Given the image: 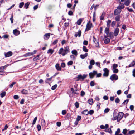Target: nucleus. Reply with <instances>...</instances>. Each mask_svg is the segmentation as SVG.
I'll use <instances>...</instances> for the list:
<instances>
[{
    "mask_svg": "<svg viewBox=\"0 0 135 135\" xmlns=\"http://www.w3.org/2000/svg\"><path fill=\"white\" fill-rule=\"evenodd\" d=\"M41 124L42 126H44L45 125V120H41Z\"/></svg>",
    "mask_w": 135,
    "mask_h": 135,
    "instance_id": "nucleus-43",
    "label": "nucleus"
},
{
    "mask_svg": "<svg viewBox=\"0 0 135 135\" xmlns=\"http://www.w3.org/2000/svg\"><path fill=\"white\" fill-rule=\"evenodd\" d=\"M135 66V61H133L129 65V67H130Z\"/></svg>",
    "mask_w": 135,
    "mask_h": 135,
    "instance_id": "nucleus-19",
    "label": "nucleus"
},
{
    "mask_svg": "<svg viewBox=\"0 0 135 135\" xmlns=\"http://www.w3.org/2000/svg\"><path fill=\"white\" fill-rule=\"evenodd\" d=\"M8 37V36L7 35H3L2 37V38H3L6 39V38H7Z\"/></svg>",
    "mask_w": 135,
    "mask_h": 135,
    "instance_id": "nucleus-62",
    "label": "nucleus"
},
{
    "mask_svg": "<svg viewBox=\"0 0 135 135\" xmlns=\"http://www.w3.org/2000/svg\"><path fill=\"white\" fill-rule=\"evenodd\" d=\"M135 132L134 130H131L127 134V135H131L133 134Z\"/></svg>",
    "mask_w": 135,
    "mask_h": 135,
    "instance_id": "nucleus-31",
    "label": "nucleus"
},
{
    "mask_svg": "<svg viewBox=\"0 0 135 135\" xmlns=\"http://www.w3.org/2000/svg\"><path fill=\"white\" fill-rule=\"evenodd\" d=\"M33 54L32 52H28L25 54L24 55V56L25 57H27L28 56H30L31 55H32V54Z\"/></svg>",
    "mask_w": 135,
    "mask_h": 135,
    "instance_id": "nucleus-16",
    "label": "nucleus"
},
{
    "mask_svg": "<svg viewBox=\"0 0 135 135\" xmlns=\"http://www.w3.org/2000/svg\"><path fill=\"white\" fill-rule=\"evenodd\" d=\"M24 3L23 2L20 3L19 4V7L20 8H22V7L24 5Z\"/></svg>",
    "mask_w": 135,
    "mask_h": 135,
    "instance_id": "nucleus-40",
    "label": "nucleus"
},
{
    "mask_svg": "<svg viewBox=\"0 0 135 135\" xmlns=\"http://www.w3.org/2000/svg\"><path fill=\"white\" fill-rule=\"evenodd\" d=\"M88 42L87 41L84 40L83 42V44L84 45H88Z\"/></svg>",
    "mask_w": 135,
    "mask_h": 135,
    "instance_id": "nucleus-56",
    "label": "nucleus"
},
{
    "mask_svg": "<svg viewBox=\"0 0 135 135\" xmlns=\"http://www.w3.org/2000/svg\"><path fill=\"white\" fill-rule=\"evenodd\" d=\"M73 63V61H70L68 62V65H72Z\"/></svg>",
    "mask_w": 135,
    "mask_h": 135,
    "instance_id": "nucleus-58",
    "label": "nucleus"
},
{
    "mask_svg": "<svg viewBox=\"0 0 135 135\" xmlns=\"http://www.w3.org/2000/svg\"><path fill=\"white\" fill-rule=\"evenodd\" d=\"M113 71L114 73H117L118 72V69L115 68L113 69Z\"/></svg>",
    "mask_w": 135,
    "mask_h": 135,
    "instance_id": "nucleus-39",
    "label": "nucleus"
},
{
    "mask_svg": "<svg viewBox=\"0 0 135 135\" xmlns=\"http://www.w3.org/2000/svg\"><path fill=\"white\" fill-rule=\"evenodd\" d=\"M105 13L104 12H103L100 16V19L101 20H103L104 19V16Z\"/></svg>",
    "mask_w": 135,
    "mask_h": 135,
    "instance_id": "nucleus-32",
    "label": "nucleus"
},
{
    "mask_svg": "<svg viewBox=\"0 0 135 135\" xmlns=\"http://www.w3.org/2000/svg\"><path fill=\"white\" fill-rule=\"evenodd\" d=\"M120 102V100L118 98H117L115 100V103H119Z\"/></svg>",
    "mask_w": 135,
    "mask_h": 135,
    "instance_id": "nucleus-54",
    "label": "nucleus"
},
{
    "mask_svg": "<svg viewBox=\"0 0 135 135\" xmlns=\"http://www.w3.org/2000/svg\"><path fill=\"white\" fill-rule=\"evenodd\" d=\"M70 57L71 59L73 60H75V57L73 55H72L70 56Z\"/></svg>",
    "mask_w": 135,
    "mask_h": 135,
    "instance_id": "nucleus-52",
    "label": "nucleus"
},
{
    "mask_svg": "<svg viewBox=\"0 0 135 135\" xmlns=\"http://www.w3.org/2000/svg\"><path fill=\"white\" fill-rule=\"evenodd\" d=\"M21 93L23 94H27L28 93L27 91L24 89L22 90Z\"/></svg>",
    "mask_w": 135,
    "mask_h": 135,
    "instance_id": "nucleus-34",
    "label": "nucleus"
},
{
    "mask_svg": "<svg viewBox=\"0 0 135 135\" xmlns=\"http://www.w3.org/2000/svg\"><path fill=\"white\" fill-rule=\"evenodd\" d=\"M70 51V49L69 46H67L64 47V49L63 48H60L58 51L59 54H62L63 56L66 55Z\"/></svg>",
    "mask_w": 135,
    "mask_h": 135,
    "instance_id": "nucleus-1",
    "label": "nucleus"
},
{
    "mask_svg": "<svg viewBox=\"0 0 135 135\" xmlns=\"http://www.w3.org/2000/svg\"><path fill=\"white\" fill-rule=\"evenodd\" d=\"M81 116H78L77 118H76V120L78 121H79L81 118Z\"/></svg>",
    "mask_w": 135,
    "mask_h": 135,
    "instance_id": "nucleus-53",
    "label": "nucleus"
},
{
    "mask_svg": "<svg viewBox=\"0 0 135 135\" xmlns=\"http://www.w3.org/2000/svg\"><path fill=\"white\" fill-rule=\"evenodd\" d=\"M87 76V75L84 74L83 76L81 75H78L77 78L79 79V80L82 79V80H83L85 78H86Z\"/></svg>",
    "mask_w": 135,
    "mask_h": 135,
    "instance_id": "nucleus-7",
    "label": "nucleus"
},
{
    "mask_svg": "<svg viewBox=\"0 0 135 135\" xmlns=\"http://www.w3.org/2000/svg\"><path fill=\"white\" fill-rule=\"evenodd\" d=\"M117 114L116 113L114 112L113 114V117L112 118V120H114L118 119V117H117Z\"/></svg>",
    "mask_w": 135,
    "mask_h": 135,
    "instance_id": "nucleus-12",
    "label": "nucleus"
},
{
    "mask_svg": "<svg viewBox=\"0 0 135 135\" xmlns=\"http://www.w3.org/2000/svg\"><path fill=\"white\" fill-rule=\"evenodd\" d=\"M88 54L87 53L84 54H81L80 55V57L82 59H84L88 56Z\"/></svg>",
    "mask_w": 135,
    "mask_h": 135,
    "instance_id": "nucleus-13",
    "label": "nucleus"
},
{
    "mask_svg": "<svg viewBox=\"0 0 135 135\" xmlns=\"http://www.w3.org/2000/svg\"><path fill=\"white\" fill-rule=\"evenodd\" d=\"M30 4V3L28 2H27L24 5V8H25L27 9L28 8V6Z\"/></svg>",
    "mask_w": 135,
    "mask_h": 135,
    "instance_id": "nucleus-30",
    "label": "nucleus"
},
{
    "mask_svg": "<svg viewBox=\"0 0 135 135\" xmlns=\"http://www.w3.org/2000/svg\"><path fill=\"white\" fill-rule=\"evenodd\" d=\"M82 113L85 115H87L89 114V112L87 110H86L82 112Z\"/></svg>",
    "mask_w": 135,
    "mask_h": 135,
    "instance_id": "nucleus-25",
    "label": "nucleus"
},
{
    "mask_svg": "<svg viewBox=\"0 0 135 135\" xmlns=\"http://www.w3.org/2000/svg\"><path fill=\"white\" fill-rule=\"evenodd\" d=\"M55 68L57 70L60 71L61 70V67L59 66V64H57L55 65Z\"/></svg>",
    "mask_w": 135,
    "mask_h": 135,
    "instance_id": "nucleus-15",
    "label": "nucleus"
},
{
    "mask_svg": "<svg viewBox=\"0 0 135 135\" xmlns=\"http://www.w3.org/2000/svg\"><path fill=\"white\" fill-rule=\"evenodd\" d=\"M119 31V30L118 28H116L114 32V35L115 36H116L118 34Z\"/></svg>",
    "mask_w": 135,
    "mask_h": 135,
    "instance_id": "nucleus-11",
    "label": "nucleus"
},
{
    "mask_svg": "<svg viewBox=\"0 0 135 135\" xmlns=\"http://www.w3.org/2000/svg\"><path fill=\"white\" fill-rule=\"evenodd\" d=\"M96 77H100L101 76V73H99L98 74H96Z\"/></svg>",
    "mask_w": 135,
    "mask_h": 135,
    "instance_id": "nucleus-60",
    "label": "nucleus"
},
{
    "mask_svg": "<svg viewBox=\"0 0 135 135\" xmlns=\"http://www.w3.org/2000/svg\"><path fill=\"white\" fill-rule=\"evenodd\" d=\"M94 112L93 110H90L89 112V113L90 115H92L94 113Z\"/></svg>",
    "mask_w": 135,
    "mask_h": 135,
    "instance_id": "nucleus-61",
    "label": "nucleus"
},
{
    "mask_svg": "<svg viewBox=\"0 0 135 135\" xmlns=\"http://www.w3.org/2000/svg\"><path fill=\"white\" fill-rule=\"evenodd\" d=\"M57 84H55L54 86H53L51 87V89L52 90H54L57 88Z\"/></svg>",
    "mask_w": 135,
    "mask_h": 135,
    "instance_id": "nucleus-42",
    "label": "nucleus"
},
{
    "mask_svg": "<svg viewBox=\"0 0 135 135\" xmlns=\"http://www.w3.org/2000/svg\"><path fill=\"white\" fill-rule=\"evenodd\" d=\"M68 14L69 15L71 16L73 15V13L72 11L70 10L69 11Z\"/></svg>",
    "mask_w": 135,
    "mask_h": 135,
    "instance_id": "nucleus-55",
    "label": "nucleus"
},
{
    "mask_svg": "<svg viewBox=\"0 0 135 135\" xmlns=\"http://www.w3.org/2000/svg\"><path fill=\"white\" fill-rule=\"evenodd\" d=\"M72 53L74 55L76 56L78 55L77 52L76 50H72L71 51Z\"/></svg>",
    "mask_w": 135,
    "mask_h": 135,
    "instance_id": "nucleus-23",
    "label": "nucleus"
},
{
    "mask_svg": "<svg viewBox=\"0 0 135 135\" xmlns=\"http://www.w3.org/2000/svg\"><path fill=\"white\" fill-rule=\"evenodd\" d=\"M118 7L119 8H120V9H123L124 8V4H123L120 5H119Z\"/></svg>",
    "mask_w": 135,
    "mask_h": 135,
    "instance_id": "nucleus-35",
    "label": "nucleus"
},
{
    "mask_svg": "<svg viewBox=\"0 0 135 135\" xmlns=\"http://www.w3.org/2000/svg\"><path fill=\"white\" fill-rule=\"evenodd\" d=\"M88 103L90 105H92L93 104V100L92 99H90L88 100Z\"/></svg>",
    "mask_w": 135,
    "mask_h": 135,
    "instance_id": "nucleus-28",
    "label": "nucleus"
},
{
    "mask_svg": "<svg viewBox=\"0 0 135 135\" xmlns=\"http://www.w3.org/2000/svg\"><path fill=\"white\" fill-rule=\"evenodd\" d=\"M90 85L91 86H93L95 85V83L93 81H91L90 83Z\"/></svg>",
    "mask_w": 135,
    "mask_h": 135,
    "instance_id": "nucleus-51",
    "label": "nucleus"
},
{
    "mask_svg": "<svg viewBox=\"0 0 135 135\" xmlns=\"http://www.w3.org/2000/svg\"><path fill=\"white\" fill-rule=\"evenodd\" d=\"M129 101V99H127L126 100H124V102L122 103V105H124L125 104H127Z\"/></svg>",
    "mask_w": 135,
    "mask_h": 135,
    "instance_id": "nucleus-45",
    "label": "nucleus"
},
{
    "mask_svg": "<svg viewBox=\"0 0 135 135\" xmlns=\"http://www.w3.org/2000/svg\"><path fill=\"white\" fill-rule=\"evenodd\" d=\"M37 128L38 131H40L41 129V127L40 125L38 124L37 126Z\"/></svg>",
    "mask_w": 135,
    "mask_h": 135,
    "instance_id": "nucleus-50",
    "label": "nucleus"
},
{
    "mask_svg": "<svg viewBox=\"0 0 135 135\" xmlns=\"http://www.w3.org/2000/svg\"><path fill=\"white\" fill-rule=\"evenodd\" d=\"M13 33L16 36H17L20 34L19 31L17 29L13 30Z\"/></svg>",
    "mask_w": 135,
    "mask_h": 135,
    "instance_id": "nucleus-10",
    "label": "nucleus"
},
{
    "mask_svg": "<svg viewBox=\"0 0 135 135\" xmlns=\"http://www.w3.org/2000/svg\"><path fill=\"white\" fill-rule=\"evenodd\" d=\"M58 42V41L57 40H56L53 42L52 44L53 45H55Z\"/></svg>",
    "mask_w": 135,
    "mask_h": 135,
    "instance_id": "nucleus-63",
    "label": "nucleus"
},
{
    "mask_svg": "<svg viewBox=\"0 0 135 135\" xmlns=\"http://www.w3.org/2000/svg\"><path fill=\"white\" fill-rule=\"evenodd\" d=\"M74 105L77 108H78L79 107V104L77 102H76L75 103Z\"/></svg>",
    "mask_w": 135,
    "mask_h": 135,
    "instance_id": "nucleus-41",
    "label": "nucleus"
},
{
    "mask_svg": "<svg viewBox=\"0 0 135 135\" xmlns=\"http://www.w3.org/2000/svg\"><path fill=\"white\" fill-rule=\"evenodd\" d=\"M54 51L51 49H49L48 50L47 53L48 54L50 53L51 54H52L54 52Z\"/></svg>",
    "mask_w": 135,
    "mask_h": 135,
    "instance_id": "nucleus-29",
    "label": "nucleus"
},
{
    "mask_svg": "<svg viewBox=\"0 0 135 135\" xmlns=\"http://www.w3.org/2000/svg\"><path fill=\"white\" fill-rule=\"evenodd\" d=\"M124 115V113L123 112H119L118 115L117 121H120L123 118Z\"/></svg>",
    "mask_w": 135,
    "mask_h": 135,
    "instance_id": "nucleus-6",
    "label": "nucleus"
},
{
    "mask_svg": "<svg viewBox=\"0 0 135 135\" xmlns=\"http://www.w3.org/2000/svg\"><path fill=\"white\" fill-rule=\"evenodd\" d=\"M6 92L5 91L2 92L0 94V95L1 98H2L5 96Z\"/></svg>",
    "mask_w": 135,
    "mask_h": 135,
    "instance_id": "nucleus-24",
    "label": "nucleus"
},
{
    "mask_svg": "<svg viewBox=\"0 0 135 135\" xmlns=\"http://www.w3.org/2000/svg\"><path fill=\"white\" fill-rule=\"evenodd\" d=\"M8 126L7 124L5 125L4 128L2 130V131H3L5 130H6L8 128Z\"/></svg>",
    "mask_w": 135,
    "mask_h": 135,
    "instance_id": "nucleus-48",
    "label": "nucleus"
},
{
    "mask_svg": "<svg viewBox=\"0 0 135 135\" xmlns=\"http://www.w3.org/2000/svg\"><path fill=\"white\" fill-rule=\"evenodd\" d=\"M121 11V9L120 8H119L118 7L117 9H116L114 12V14L115 15H118L120 14Z\"/></svg>",
    "mask_w": 135,
    "mask_h": 135,
    "instance_id": "nucleus-8",
    "label": "nucleus"
},
{
    "mask_svg": "<svg viewBox=\"0 0 135 135\" xmlns=\"http://www.w3.org/2000/svg\"><path fill=\"white\" fill-rule=\"evenodd\" d=\"M120 16L119 15L117 16L115 18V20L117 21H120Z\"/></svg>",
    "mask_w": 135,
    "mask_h": 135,
    "instance_id": "nucleus-22",
    "label": "nucleus"
},
{
    "mask_svg": "<svg viewBox=\"0 0 135 135\" xmlns=\"http://www.w3.org/2000/svg\"><path fill=\"white\" fill-rule=\"evenodd\" d=\"M50 33L45 34L44 36V38L45 40H47L49 38Z\"/></svg>",
    "mask_w": 135,
    "mask_h": 135,
    "instance_id": "nucleus-9",
    "label": "nucleus"
},
{
    "mask_svg": "<svg viewBox=\"0 0 135 135\" xmlns=\"http://www.w3.org/2000/svg\"><path fill=\"white\" fill-rule=\"evenodd\" d=\"M93 27L92 24L90 21H89L86 25V28L85 31H88L90 30L91 28Z\"/></svg>",
    "mask_w": 135,
    "mask_h": 135,
    "instance_id": "nucleus-2",
    "label": "nucleus"
},
{
    "mask_svg": "<svg viewBox=\"0 0 135 135\" xmlns=\"http://www.w3.org/2000/svg\"><path fill=\"white\" fill-rule=\"evenodd\" d=\"M118 79V76L115 74L112 75L110 77V79L112 81L117 80Z\"/></svg>",
    "mask_w": 135,
    "mask_h": 135,
    "instance_id": "nucleus-4",
    "label": "nucleus"
},
{
    "mask_svg": "<svg viewBox=\"0 0 135 135\" xmlns=\"http://www.w3.org/2000/svg\"><path fill=\"white\" fill-rule=\"evenodd\" d=\"M116 23V22L115 21H113L112 22L111 24V26L112 27H114Z\"/></svg>",
    "mask_w": 135,
    "mask_h": 135,
    "instance_id": "nucleus-37",
    "label": "nucleus"
},
{
    "mask_svg": "<svg viewBox=\"0 0 135 135\" xmlns=\"http://www.w3.org/2000/svg\"><path fill=\"white\" fill-rule=\"evenodd\" d=\"M96 65L98 66L99 68H100V63L99 62H97L95 63Z\"/></svg>",
    "mask_w": 135,
    "mask_h": 135,
    "instance_id": "nucleus-57",
    "label": "nucleus"
},
{
    "mask_svg": "<svg viewBox=\"0 0 135 135\" xmlns=\"http://www.w3.org/2000/svg\"><path fill=\"white\" fill-rule=\"evenodd\" d=\"M81 22L82 20L81 19H79L78 20L77 22V23L78 25H80L81 23Z\"/></svg>",
    "mask_w": 135,
    "mask_h": 135,
    "instance_id": "nucleus-38",
    "label": "nucleus"
},
{
    "mask_svg": "<svg viewBox=\"0 0 135 135\" xmlns=\"http://www.w3.org/2000/svg\"><path fill=\"white\" fill-rule=\"evenodd\" d=\"M95 62L94 60H91L90 62V64L92 65H94L95 64Z\"/></svg>",
    "mask_w": 135,
    "mask_h": 135,
    "instance_id": "nucleus-36",
    "label": "nucleus"
},
{
    "mask_svg": "<svg viewBox=\"0 0 135 135\" xmlns=\"http://www.w3.org/2000/svg\"><path fill=\"white\" fill-rule=\"evenodd\" d=\"M104 73L103 75L104 77H108L109 74V70L107 68H105L103 69Z\"/></svg>",
    "mask_w": 135,
    "mask_h": 135,
    "instance_id": "nucleus-3",
    "label": "nucleus"
},
{
    "mask_svg": "<svg viewBox=\"0 0 135 135\" xmlns=\"http://www.w3.org/2000/svg\"><path fill=\"white\" fill-rule=\"evenodd\" d=\"M127 131V130L126 129H124L123 130V131L122 132V133L124 134L127 135V134H126Z\"/></svg>",
    "mask_w": 135,
    "mask_h": 135,
    "instance_id": "nucleus-47",
    "label": "nucleus"
},
{
    "mask_svg": "<svg viewBox=\"0 0 135 135\" xmlns=\"http://www.w3.org/2000/svg\"><path fill=\"white\" fill-rule=\"evenodd\" d=\"M16 83L15 82H13L9 86L10 88H12L14 85L16 84Z\"/></svg>",
    "mask_w": 135,
    "mask_h": 135,
    "instance_id": "nucleus-46",
    "label": "nucleus"
},
{
    "mask_svg": "<svg viewBox=\"0 0 135 135\" xmlns=\"http://www.w3.org/2000/svg\"><path fill=\"white\" fill-rule=\"evenodd\" d=\"M130 2V0H125L124 2L125 5L127 6H128Z\"/></svg>",
    "mask_w": 135,
    "mask_h": 135,
    "instance_id": "nucleus-20",
    "label": "nucleus"
},
{
    "mask_svg": "<svg viewBox=\"0 0 135 135\" xmlns=\"http://www.w3.org/2000/svg\"><path fill=\"white\" fill-rule=\"evenodd\" d=\"M97 71H94L92 72H90L89 74V75L90 78H92L97 74Z\"/></svg>",
    "mask_w": 135,
    "mask_h": 135,
    "instance_id": "nucleus-5",
    "label": "nucleus"
},
{
    "mask_svg": "<svg viewBox=\"0 0 135 135\" xmlns=\"http://www.w3.org/2000/svg\"><path fill=\"white\" fill-rule=\"evenodd\" d=\"M37 117H35L34 118V120H33V123H32V124L33 125H34V124L35 123H36V122L37 120Z\"/></svg>",
    "mask_w": 135,
    "mask_h": 135,
    "instance_id": "nucleus-49",
    "label": "nucleus"
},
{
    "mask_svg": "<svg viewBox=\"0 0 135 135\" xmlns=\"http://www.w3.org/2000/svg\"><path fill=\"white\" fill-rule=\"evenodd\" d=\"M104 131L108 132L110 133H112V132L111 130V128H110L108 129L106 128L105 130Z\"/></svg>",
    "mask_w": 135,
    "mask_h": 135,
    "instance_id": "nucleus-21",
    "label": "nucleus"
},
{
    "mask_svg": "<svg viewBox=\"0 0 135 135\" xmlns=\"http://www.w3.org/2000/svg\"><path fill=\"white\" fill-rule=\"evenodd\" d=\"M83 50L84 52H88V50L85 46H83Z\"/></svg>",
    "mask_w": 135,
    "mask_h": 135,
    "instance_id": "nucleus-26",
    "label": "nucleus"
},
{
    "mask_svg": "<svg viewBox=\"0 0 135 135\" xmlns=\"http://www.w3.org/2000/svg\"><path fill=\"white\" fill-rule=\"evenodd\" d=\"M118 66V65L117 64H114L113 65V69L116 68Z\"/></svg>",
    "mask_w": 135,
    "mask_h": 135,
    "instance_id": "nucleus-44",
    "label": "nucleus"
},
{
    "mask_svg": "<svg viewBox=\"0 0 135 135\" xmlns=\"http://www.w3.org/2000/svg\"><path fill=\"white\" fill-rule=\"evenodd\" d=\"M104 42L105 44H107L110 42V39L109 38H106L104 40Z\"/></svg>",
    "mask_w": 135,
    "mask_h": 135,
    "instance_id": "nucleus-27",
    "label": "nucleus"
},
{
    "mask_svg": "<svg viewBox=\"0 0 135 135\" xmlns=\"http://www.w3.org/2000/svg\"><path fill=\"white\" fill-rule=\"evenodd\" d=\"M14 98V99H17L19 98L18 96L17 95H15L13 97Z\"/></svg>",
    "mask_w": 135,
    "mask_h": 135,
    "instance_id": "nucleus-64",
    "label": "nucleus"
},
{
    "mask_svg": "<svg viewBox=\"0 0 135 135\" xmlns=\"http://www.w3.org/2000/svg\"><path fill=\"white\" fill-rule=\"evenodd\" d=\"M81 31L79 30L78 32H77L75 34V36L76 37L78 36L79 37H80L81 36Z\"/></svg>",
    "mask_w": 135,
    "mask_h": 135,
    "instance_id": "nucleus-14",
    "label": "nucleus"
},
{
    "mask_svg": "<svg viewBox=\"0 0 135 135\" xmlns=\"http://www.w3.org/2000/svg\"><path fill=\"white\" fill-rule=\"evenodd\" d=\"M109 27H107L105 29V33L107 34V35H108L109 32Z\"/></svg>",
    "mask_w": 135,
    "mask_h": 135,
    "instance_id": "nucleus-17",
    "label": "nucleus"
},
{
    "mask_svg": "<svg viewBox=\"0 0 135 135\" xmlns=\"http://www.w3.org/2000/svg\"><path fill=\"white\" fill-rule=\"evenodd\" d=\"M8 66V65H7L4 66H2L0 67V70H4V69Z\"/></svg>",
    "mask_w": 135,
    "mask_h": 135,
    "instance_id": "nucleus-33",
    "label": "nucleus"
},
{
    "mask_svg": "<svg viewBox=\"0 0 135 135\" xmlns=\"http://www.w3.org/2000/svg\"><path fill=\"white\" fill-rule=\"evenodd\" d=\"M110 110V109L108 108L105 109L104 110V112L105 113H107Z\"/></svg>",
    "mask_w": 135,
    "mask_h": 135,
    "instance_id": "nucleus-59",
    "label": "nucleus"
},
{
    "mask_svg": "<svg viewBox=\"0 0 135 135\" xmlns=\"http://www.w3.org/2000/svg\"><path fill=\"white\" fill-rule=\"evenodd\" d=\"M107 25V27H109L110 25V24L111 22V21L110 20H109L108 21H106Z\"/></svg>",
    "mask_w": 135,
    "mask_h": 135,
    "instance_id": "nucleus-18",
    "label": "nucleus"
}]
</instances>
